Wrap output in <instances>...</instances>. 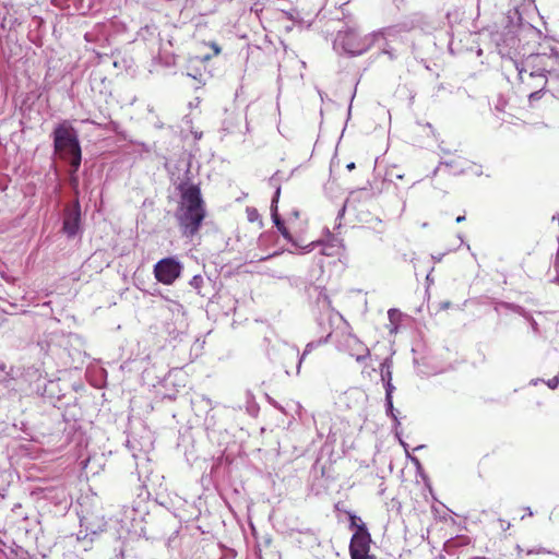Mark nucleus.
Masks as SVG:
<instances>
[{"label":"nucleus","mask_w":559,"mask_h":559,"mask_svg":"<svg viewBox=\"0 0 559 559\" xmlns=\"http://www.w3.org/2000/svg\"><path fill=\"white\" fill-rule=\"evenodd\" d=\"M179 191L180 202L176 211V219L181 235L192 240L205 218V204L198 186L180 185Z\"/></svg>","instance_id":"1"},{"label":"nucleus","mask_w":559,"mask_h":559,"mask_svg":"<svg viewBox=\"0 0 559 559\" xmlns=\"http://www.w3.org/2000/svg\"><path fill=\"white\" fill-rule=\"evenodd\" d=\"M521 83L526 76L536 81L534 87L546 88L549 79H559V53L554 49L549 53H531L521 61L512 60Z\"/></svg>","instance_id":"2"},{"label":"nucleus","mask_w":559,"mask_h":559,"mask_svg":"<svg viewBox=\"0 0 559 559\" xmlns=\"http://www.w3.org/2000/svg\"><path fill=\"white\" fill-rule=\"evenodd\" d=\"M52 138L55 152L70 163L73 173L78 171L82 160L78 131L68 121H63L53 129Z\"/></svg>","instance_id":"3"},{"label":"nucleus","mask_w":559,"mask_h":559,"mask_svg":"<svg viewBox=\"0 0 559 559\" xmlns=\"http://www.w3.org/2000/svg\"><path fill=\"white\" fill-rule=\"evenodd\" d=\"M384 39L382 32H373L365 36H360L354 28L338 31L334 45L341 47L344 52L357 56L366 52L377 41Z\"/></svg>","instance_id":"4"},{"label":"nucleus","mask_w":559,"mask_h":559,"mask_svg":"<svg viewBox=\"0 0 559 559\" xmlns=\"http://www.w3.org/2000/svg\"><path fill=\"white\" fill-rule=\"evenodd\" d=\"M270 183L273 187H275V192H274V195H273L272 202H271V216H272V221H273L274 225L276 226L277 230L281 233V235L287 241L292 242L295 248L300 249V252L305 253V252L312 251L313 248H314V245H316L314 241H312V242L308 243L307 246L302 247V246L298 245L293 239L290 233L286 228L284 222L281 219V216H280V214L277 212V203H278V200H280L281 187L275 183L274 177L270 178Z\"/></svg>","instance_id":"5"},{"label":"nucleus","mask_w":559,"mask_h":559,"mask_svg":"<svg viewBox=\"0 0 559 559\" xmlns=\"http://www.w3.org/2000/svg\"><path fill=\"white\" fill-rule=\"evenodd\" d=\"M181 271L182 264L174 257L164 258L154 265L155 278L164 285H171Z\"/></svg>","instance_id":"6"},{"label":"nucleus","mask_w":559,"mask_h":559,"mask_svg":"<svg viewBox=\"0 0 559 559\" xmlns=\"http://www.w3.org/2000/svg\"><path fill=\"white\" fill-rule=\"evenodd\" d=\"M371 537L365 525L360 523L356 532L353 534L349 544V555L352 559L369 556Z\"/></svg>","instance_id":"7"},{"label":"nucleus","mask_w":559,"mask_h":559,"mask_svg":"<svg viewBox=\"0 0 559 559\" xmlns=\"http://www.w3.org/2000/svg\"><path fill=\"white\" fill-rule=\"evenodd\" d=\"M81 227V206L79 201L67 205L63 211L62 230L69 237H75Z\"/></svg>","instance_id":"8"},{"label":"nucleus","mask_w":559,"mask_h":559,"mask_svg":"<svg viewBox=\"0 0 559 559\" xmlns=\"http://www.w3.org/2000/svg\"><path fill=\"white\" fill-rule=\"evenodd\" d=\"M332 336V332H329L326 334V336L324 337H321L319 338L318 341H312V342H309L302 354L300 355L299 354V349L297 346L295 345H289L288 343H283L281 345V350L283 352V354L286 356V357H289V358H298V362H297V373H299L300 371V368H301V364L304 361V359L306 358V356L308 354H310L314 348H318L319 346H321L322 344H325L328 343L329 338Z\"/></svg>","instance_id":"9"},{"label":"nucleus","mask_w":559,"mask_h":559,"mask_svg":"<svg viewBox=\"0 0 559 559\" xmlns=\"http://www.w3.org/2000/svg\"><path fill=\"white\" fill-rule=\"evenodd\" d=\"M318 306L321 310L318 317V323L322 326L328 321L329 325H332L335 320H342V316L335 311L331 306V300L323 289H320L318 296Z\"/></svg>","instance_id":"10"},{"label":"nucleus","mask_w":559,"mask_h":559,"mask_svg":"<svg viewBox=\"0 0 559 559\" xmlns=\"http://www.w3.org/2000/svg\"><path fill=\"white\" fill-rule=\"evenodd\" d=\"M344 349L352 356L355 357L356 361L361 362L370 356L369 348L360 342V340L354 334H346L344 336Z\"/></svg>","instance_id":"11"},{"label":"nucleus","mask_w":559,"mask_h":559,"mask_svg":"<svg viewBox=\"0 0 559 559\" xmlns=\"http://www.w3.org/2000/svg\"><path fill=\"white\" fill-rule=\"evenodd\" d=\"M393 361L391 358H385L380 365V374L382 382L392 381Z\"/></svg>","instance_id":"12"},{"label":"nucleus","mask_w":559,"mask_h":559,"mask_svg":"<svg viewBox=\"0 0 559 559\" xmlns=\"http://www.w3.org/2000/svg\"><path fill=\"white\" fill-rule=\"evenodd\" d=\"M246 411L252 417H255L259 413V405L250 392L246 393Z\"/></svg>","instance_id":"13"},{"label":"nucleus","mask_w":559,"mask_h":559,"mask_svg":"<svg viewBox=\"0 0 559 559\" xmlns=\"http://www.w3.org/2000/svg\"><path fill=\"white\" fill-rule=\"evenodd\" d=\"M498 307H503L506 309L512 310L525 319L530 316V313L519 305L501 301L497 304L496 310H498Z\"/></svg>","instance_id":"14"},{"label":"nucleus","mask_w":559,"mask_h":559,"mask_svg":"<svg viewBox=\"0 0 559 559\" xmlns=\"http://www.w3.org/2000/svg\"><path fill=\"white\" fill-rule=\"evenodd\" d=\"M12 367H8L7 364L0 358V382H5L12 378Z\"/></svg>","instance_id":"15"},{"label":"nucleus","mask_w":559,"mask_h":559,"mask_svg":"<svg viewBox=\"0 0 559 559\" xmlns=\"http://www.w3.org/2000/svg\"><path fill=\"white\" fill-rule=\"evenodd\" d=\"M528 80H530V79L526 76V82H525L524 84H528V86H530L531 88H534V85L536 84V81H535L533 84H531V83L528 82ZM544 91H545V88H542V87H535V91H534V92H532V93L530 94V99H531V100H533V99H539V98L542 97V95H543V92H544Z\"/></svg>","instance_id":"16"},{"label":"nucleus","mask_w":559,"mask_h":559,"mask_svg":"<svg viewBox=\"0 0 559 559\" xmlns=\"http://www.w3.org/2000/svg\"><path fill=\"white\" fill-rule=\"evenodd\" d=\"M401 444L404 447V449L406 451V455L409 459V461L414 464V466L418 471L421 469V463H420L419 459L409 454V452L407 450V444L405 442L401 441Z\"/></svg>","instance_id":"17"},{"label":"nucleus","mask_w":559,"mask_h":559,"mask_svg":"<svg viewBox=\"0 0 559 559\" xmlns=\"http://www.w3.org/2000/svg\"><path fill=\"white\" fill-rule=\"evenodd\" d=\"M386 414L390 415L396 423L397 418L394 414L393 397H385Z\"/></svg>","instance_id":"18"},{"label":"nucleus","mask_w":559,"mask_h":559,"mask_svg":"<svg viewBox=\"0 0 559 559\" xmlns=\"http://www.w3.org/2000/svg\"><path fill=\"white\" fill-rule=\"evenodd\" d=\"M203 282H204V280L201 275H194L190 281V285H191V287H193L194 289L200 292V289L203 285Z\"/></svg>","instance_id":"19"},{"label":"nucleus","mask_w":559,"mask_h":559,"mask_svg":"<svg viewBox=\"0 0 559 559\" xmlns=\"http://www.w3.org/2000/svg\"><path fill=\"white\" fill-rule=\"evenodd\" d=\"M383 384L385 389V397H393L395 386L393 385L392 381L383 382Z\"/></svg>","instance_id":"20"},{"label":"nucleus","mask_w":559,"mask_h":559,"mask_svg":"<svg viewBox=\"0 0 559 559\" xmlns=\"http://www.w3.org/2000/svg\"><path fill=\"white\" fill-rule=\"evenodd\" d=\"M247 213H248V219L250 222H254V221L259 219V217H260L259 212L255 209H248Z\"/></svg>","instance_id":"21"},{"label":"nucleus","mask_w":559,"mask_h":559,"mask_svg":"<svg viewBox=\"0 0 559 559\" xmlns=\"http://www.w3.org/2000/svg\"><path fill=\"white\" fill-rule=\"evenodd\" d=\"M526 320L530 322L532 331L537 334L539 332L538 323L533 319V317L530 314Z\"/></svg>","instance_id":"22"},{"label":"nucleus","mask_w":559,"mask_h":559,"mask_svg":"<svg viewBox=\"0 0 559 559\" xmlns=\"http://www.w3.org/2000/svg\"><path fill=\"white\" fill-rule=\"evenodd\" d=\"M547 385L550 389H556L559 385V377H554L547 381Z\"/></svg>","instance_id":"23"},{"label":"nucleus","mask_w":559,"mask_h":559,"mask_svg":"<svg viewBox=\"0 0 559 559\" xmlns=\"http://www.w3.org/2000/svg\"><path fill=\"white\" fill-rule=\"evenodd\" d=\"M360 523H362V522H361V520L358 516L350 515V526L352 527L355 526L357 528V526L360 525Z\"/></svg>","instance_id":"24"},{"label":"nucleus","mask_w":559,"mask_h":559,"mask_svg":"<svg viewBox=\"0 0 559 559\" xmlns=\"http://www.w3.org/2000/svg\"><path fill=\"white\" fill-rule=\"evenodd\" d=\"M544 552H546V550L544 548H539L536 550H528V554H544Z\"/></svg>","instance_id":"25"},{"label":"nucleus","mask_w":559,"mask_h":559,"mask_svg":"<svg viewBox=\"0 0 559 559\" xmlns=\"http://www.w3.org/2000/svg\"><path fill=\"white\" fill-rule=\"evenodd\" d=\"M212 47L213 50L215 51V55H218L221 52V48L215 43L212 44Z\"/></svg>","instance_id":"26"},{"label":"nucleus","mask_w":559,"mask_h":559,"mask_svg":"<svg viewBox=\"0 0 559 559\" xmlns=\"http://www.w3.org/2000/svg\"><path fill=\"white\" fill-rule=\"evenodd\" d=\"M455 221H456V223H462L465 221V216L464 215L457 216Z\"/></svg>","instance_id":"27"},{"label":"nucleus","mask_w":559,"mask_h":559,"mask_svg":"<svg viewBox=\"0 0 559 559\" xmlns=\"http://www.w3.org/2000/svg\"><path fill=\"white\" fill-rule=\"evenodd\" d=\"M88 459L84 460L81 462V465H82V468H86L87 467V464H88Z\"/></svg>","instance_id":"28"},{"label":"nucleus","mask_w":559,"mask_h":559,"mask_svg":"<svg viewBox=\"0 0 559 559\" xmlns=\"http://www.w3.org/2000/svg\"><path fill=\"white\" fill-rule=\"evenodd\" d=\"M443 165H444L445 167H451V166H452V165H451V163H449V162H441V163H440V167H441V166H443Z\"/></svg>","instance_id":"29"},{"label":"nucleus","mask_w":559,"mask_h":559,"mask_svg":"<svg viewBox=\"0 0 559 559\" xmlns=\"http://www.w3.org/2000/svg\"><path fill=\"white\" fill-rule=\"evenodd\" d=\"M383 52L388 53L390 56V58L393 59V53L390 50L383 49Z\"/></svg>","instance_id":"30"},{"label":"nucleus","mask_w":559,"mask_h":559,"mask_svg":"<svg viewBox=\"0 0 559 559\" xmlns=\"http://www.w3.org/2000/svg\"><path fill=\"white\" fill-rule=\"evenodd\" d=\"M354 167H355V164H354V163H350V164H348V165H347V168H348V169H353Z\"/></svg>","instance_id":"31"},{"label":"nucleus","mask_w":559,"mask_h":559,"mask_svg":"<svg viewBox=\"0 0 559 559\" xmlns=\"http://www.w3.org/2000/svg\"><path fill=\"white\" fill-rule=\"evenodd\" d=\"M344 212H345V206L340 211L338 216L340 217L343 216Z\"/></svg>","instance_id":"32"},{"label":"nucleus","mask_w":559,"mask_h":559,"mask_svg":"<svg viewBox=\"0 0 559 559\" xmlns=\"http://www.w3.org/2000/svg\"><path fill=\"white\" fill-rule=\"evenodd\" d=\"M474 559H488L486 557H475Z\"/></svg>","instance_id":"33"},{"label":"nucleus","mask_w":559,"mask_h":559,"mask_svg":"<svg viewBox=\"0 0 559 559\" xmlns=\"http://www.w3.org/2000/svg\"><path fill=\"white\" fill-rule=\"evenodd\" d=\"M294 215H295V217H298V212L294 211Z\"/></svg>","instance_id":"34"},{"label":"nucleus","mask_w":559,"mask_h":559,"mask_svg":"<svg viewBox=\"0 0 559 559\" xmlns=\"http://www.w3.org/2000/svg\"><path fill=\"white\" fill-rule=\"evenodd\" d=\"M459 239L461 240V242H464V239L462 236H459Z\"/></svg>","instance_id":"35"},{"label":"nucleus","mask_w":559,"mask_h":559,"mask_svg":"<svg viewBox=\"0 0 559 559\" xmlns=\"http://www.w3.org/2000/svg\"><path fill=\"white\" fill-rule=\"evenodd\" d=\"M459 239L461 240V242H464V239L462 236H459Z\"/></svg>","instance_id":"36"},{"label":"nucleus","mask_w":559,"mask_h":559,"mask_svg":"<svg viewBox=\"0 0 559 559\" xmlns=\"http://www.w3.org/2000/svg\"><path fill=\"white\" fill-rule=\"evenodd\" d=\"M459 239L461 240V242H464V239L462 236H459Z\"/></svg>","instance_id":"37"}]
</instances>
